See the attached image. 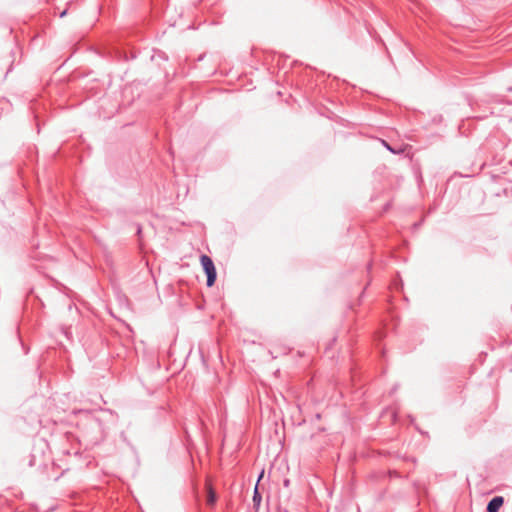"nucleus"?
Segmentation results:
<instances>
[{"mask_svg": "<svg viewBox=\"0 0 512 512\" xmlns=\"http://www.w3.org/2000/svg\"><path fill=\"white\" fill-rule=\"evenodd\" d=\"M201 265L203 267V270L207 276L206 284L208 287H211L214 285L217 277V272L215 265L212 261V259L207 255H202L200 257Z\"/></svg>", "mask_w": 512, "mask_h": 512, "instance_id": "f257e3e1", "label": "nucleus"}, {"mask_svg": "<svg viewBox=\"0 0 512 512\" xmlns=\"http://www.w3.org/2000/svg\"><path fill=\"white\" fill-rule=\"evenodd\" d=\"M504 503V498L502 496H495L492 498L486 507L487 512H499V509L502 507Z\"/></svg>", "mask_w": 512, "mask_h": 512, "instance_id": "f03ea898", "label": "nucleus"}, {"mask_svg": "<svg viewBox=\"0 0 512 512\" xmlns=\"http://www.w3.org/2000/svg\"><path fill=\"white\" fill-rule=\"evenodd\" d=\"M261 500H262V496L258 490V487L256 486L254 489L253 498H252L253 505L256 509H258V507L260 506Z\"/></svg>", "mask_w": 512, "mask_h": 512, "instance_id": "7ed1b4c3", "label": "nucleus"}, {"mask_svg": "<svg viewBox=\"0 0 512 512\" xmlns=\"http://www.w3.org/2000/svg\"><path fill=\"white\" fill-rule=\"evenodd\" d=\"M382 144L383 146L388 150L390 151L391 153L393 154H401L404 152V150L402 148H399V149H396L394 147H392L387 141L385 140H382Z\"/></svg>", "mask_w": 512, "mask_h": 512, "instance_id": "20e7f679", "label": "nucleus"}, {"mask_svg": "<svg viewBox=\"0 0 512 512\" xmlns=\"http://www.w3.org/2000/svg\"><path fill=\"white\" fill-rule=\"evenodd\" d=\"M215 501H216V494L212 488H209L207 503L209 505H213L215 503Z\"/></svg>", "mask_w": 512, "mask_h": 512, "instance_id": "39448f33", "label": "nucleus"}, {"mask_svg": "<svg viewBox=\"0 0 512 512\" xmlns=\"http://www.w3.org/2000/svg\"><path fill=\"white\" fill-rule=\"evenodd\" d=\"M66 13H67V11H66V10H64L63 12H61V13H60V17H61V18H62V17H64V16L66 15Z\"/></svg>", "mask_w": 512, "mask_h": 512, "instance_id": "423d86ee", "label": "nucleus"}, {"mask_svg": "<svg viewBox=\"0 0 512 512\" xmlns=\"http://www.w3.org/2000/svg\"><path fill=\"white\" fill-rule=\"evenodd\" d=\"M263 477V471L261 472L258 481Z\"/></svg>", "mask_w": 512, "mask_h": 512, "instance_id": "0eeeda50", "label": "nucleus"}, {"mask_svg": "<svg viewBox=\"0 0 512 512\" xmlns=\"http://www.w3.org/2000/svg\"><path fill=\"white\" fill-rule=\"evenodd\" d=\"M287 512V511H286Z\"/></svg>", "mask_w": 512, "mask_h": 512, "instance_id": "6e6552de", "label": "nucleus"}]
</instances>
